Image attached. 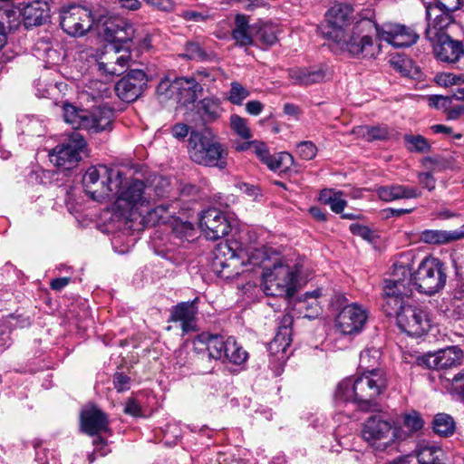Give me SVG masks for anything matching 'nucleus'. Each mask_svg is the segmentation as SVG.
Masks as SVG:
<instances>
[{
  "instance_id": "nucleus-24",
  "label": "nucleus",
  "mask_w": 464,
  "mask_h": 464,
  "mask_svg": "<svg viewBox=\"0 0 464 464\" xmlns=\"http://www.w3.org/2000/svg\"><path fill=\"white\" fill-rule=\"evenodd\" d=\"M288 75L294 84L308 86L324 82L329 76V72L326 65L320 64L292 68Z\"/></svg>"
},
{
  "instance_id": "nucleus-14",
  "label": "nucleus",
  "mask_w": 464,
  "mask_h": 464,
  "mask_svg": "<svg viewBox=\"0 0 464 464\" xmlns=\"http://www.w3.org/2000/svg\"><path fill=\"white\" fill-rule=\"evenodd\" d=\"M131 63L129 45L107 44L97 60V68L102 74L115 76L122 74Z\"/></svg>"
},
{
  "instance_id": "nucleus-2",
  "label": "nucleus",
  "mask_w": 464,
  "mask_h": 464,
  "mask_svg": "<svg viewBox=\"0 0 464 464\" xmlns=\"http://www.w3.org/2000/svg\"><path fill=\"white\" fill-rule=\"evenodd\" d=\"M386 387V376L379 369L345 378L339 382L334 393L336 410L349 418L356 409L363 411H373L378 406L376 399Z\"/></svg>"
},
{
  "instance_id": "nucleus-18",
  "label": "nucleus",
  "mask_w": 464,
  "mask_h": 464,
  "mask_svg": "<svg viewBox=\"0 0 464 464\" xmlns=\"http://www.w3.org/2000/svg\"><path fill=\"white\" fill-rule=\"evenodd\" d=\"M148 81V77L142 70H130L116 83V93L123 102H134L147 88Z\"/></svg>"
},
{
  "instance_id": "nucleus-17",
  "label": "nucleus",
  "mask_w": 464,
  "mask_h": 464,
  "mask_svg": "<svg viewBox=\"0 0 464 464\" xmlns=\"http://www.w3.org/2000/svg\"><path fill=\"white\" fill-rule=\"evenodd\" d=\"M199 227L205 237L212 241L226 237L231 229V225L226 215L215 208H208L201 213Z\"/></svg>"
},
{
  "instance_id": "nucleus-50",
  "label": "nucleus",
  "mask_w": 464,
  "mask_h": 464,
  "mask_svg": "<svg viewBox=\"0 0 464 464\" xmlns=\"http://www.w3.org/2000/svg\"><path fill=\"white\" fill-rule=\"evenodd\" d=\"M157 94L164 100L175 98L174 80L162 79L157 86Z\"/></svg>"
},
{
  "instance_id": "nucleus-34",
  "label": "nucleus",
  "mask_w": 464,
  "mask_h": 464,
  "mask_svg": "<svg viewBox=\"0 0 464 464\" xmlns=\"http://www.w3.org/2000/svg\"><path fill=\"white\" fill-rule=\"evenodd\" d=\"M430 326V322L427 313L416 308L412 311L411 320H408V335L420 337L429 330Z\"/></svg>"
},
{
  "instance_id": "nucleus-43",
  "label": "nucleus",
  "mask_w": 464,
  "mask_h": 464,
  "mask_svg": "<svg viewBox=\"0 0 464 464\" xmlns=\"http://www.w3.org/2000/svg\"><path fill=\"white\" fill-rule=\"evenodd\" d=\"M381 353L378 349L369 348L363 350L360 354V367L365 372L376 369L379 363Z\"/></svg>"
},
{
  "instance_id": "nucleus-22",
  "label": "nucleus",
  "mask_w": 464,
  "mask_h": 464,
  "mask_svg": "<svg viewBox=\"0 0 464 464\" xmlns=\"http://www.w3.org/2000/svg\"><path fill=\"white\" fill-rule=\"evenodd\" d=\"M18 11L26 28L42 25L50 18L49 5L44 1L22 3L18 6Z\"/></svg>"
},
{
  "instance_id": "nucleus-60",
  "label": "nucleus",
  "mask_w": 464,
  "mask_h": 464,
  "mask_svg": "<svg viewBox=\"0 0 464 464\" xmlns=\"http://www.w3.org/2000/svg\"><path fill=\"white\" fill-rule=\"evenodd\" d=\"M149 5L163 11H169L173 8L176 0H144Z\"/></svg>"
},
{
  "instance_id": "nucleus-48",
  "label": "nucleus",
  "mask_w": 464,
  "mask_h": 464,
  "mask_svg": "<svg viewBox=\"0 0 464 464\" xmlns=\"http://www.w3.org/2000/svg\"><path fill=\"white\" fill-rule=\"evenodd\" d=\"M184 56L190 60L204 61L208 55L198 43H188L185 47Z\"/></svg>"
},
{
  "instance_id": "nucleus-40",
  "label": "nucleus",
  "mask_w": 464,
  "mask_h": 464,
  "mask_svg": "<svg viewBox=\"0 0 464 464\" xmlns=\"http://www.w3.org/2000/svg\"><path fill=\"white\" fill-rule=\"evenodd\" d=\"M321 295V291L319 289L314 290L313 292H306L304 295V299L299 300V309H305L306 312L304 314V317L307 318H314L316 317L320 312L321 307L319 306L317 298Z\"/></svg>"
},
{
  "instance_id": "nucleus-61",
  "label": "nucleus",
  "mask_w": 464,
  "mask_h": 464,
  "mask_svg": "<svg viewBox=\"0 0 464 464\" xmlns=\"http://www.w3.org/2000/svg\"><path fill=\"white\" fill-rule=\"evenodd\" d=\"M264 109V104L259 101H249L246 104V111L248 114L257 116Z\"/></svg>"
},
{
  "instance_id": "nucleus-32",
  "label": "nucleus",
  "mask_w": 464,
  "mask_h": 464,
  "mask_svg": "<svg viewBox=\"0 0 464 464\" xmlns=\"http://www.w3.org/2000/svg\"><path fill=\"white\" fill-rule=\"evenodd\" d=\"M196 112L204 123H211L218 121L222 112L221 101L216 97H206L195 106Z\"/></svg>"
},
{
  "instance_id": "nucleus-44",
  "label": "nucleus",
  "mask_w": 464,
  "mask_h": 464,
  "mask_svg": "<svg viewBox=\"0 0 464 464\" xmlns=\"http://www.w3.org/2000/svg\"><path fill=\"white\" fill-rule=\"evenodd\" d=\"M250 92L238 82H232L227 94V101L234 105H241L248 96Z\"/></svg>"
},
{
  "instance_id": "nucleus-62",
  "label": "nucleus",
  "mask_w": 464,
  "mask_h": 464,
  "mask_svg": "<svg viewBox=\"0 0 464 464\" xmlns=\"http://www.w3.org/2000/svg\"><path fill=\"white\" fill-rule=\"evenodd\" d=\"M419 181L424 188H428L429 190H432L435 188V179L429 172L420 173Z\"/></svg>"
},
{
  "instance_id": "nucleus-29",
  "label": "nucleus",
  "mask_w": 464,
  "mask_h": 464,
  "mask_svg": "<svg viewBox=\"0 0 464 464\" xmlns=\"http://www.w3.org/2000/svg\"><path fill=\"white\" fill-rule=\"evenodd\" d=\"M198 300V298L196 297L191 302H181L172 308L170 320L173 322H180L184 333L195 329V320L198 314L196 304Z\"/></svg>"
},
{
  "instance_id": "nucleus-13",
  "label": "nucleus",
  "mask_w": 464,
  "mask_h": 464,
  "mask_svg": "<svg viewBox=\"0 0 464 464\" xmlns=\"http://www.w3.org/2000/svg\"><path fill=\"white\" fill-rule=\"evenodd\" d=\"M97 19L81 5H69L60 10V25L69 35L82 36L92 29L96 30Z\"/></svg>"
},
{
  "instance_id": "nucleus-23",
  "label": "nucleus",
  "mask_w": 464,
  "mask_h": 464,
  "mask_svg": "<svg viewBox=\"0 0 464 464\" xmlns=\"http://www.w3.org/2000/svg\"><path fill=\"white\" fill-rule=\"evenodd\" d=\"M248 147L253 150V152L258 159L273 171L286 169L293 161L292 156L287 152L270 154L266 145L260 141H252L248 143Z\"/></svg>"
},
{
  "instance_id": "nucleus-47",
  "label": "nucleus",
  "mask_w": 464,
  "mask_h": 464,
  "mask_svg": "<svg viewBox=\"0 0 464 464\" xmlns=\"http://www.w3.org/2000/svg\"><path fill=\"white\" fill-rule=\"evenodd\" d=\"M427 100L430 107L441 109L447 112V110L450 109L452 101L456 100V93L452 96L431 95L429 96Z\"/></svg>"
},
{
  "instance_id": "nucleus-30",
  "label": "nucleus",
  "mask_w": 464,
  "mask_h": 464,
  "mask_svg": "<svg viewBox=\"0 0 464 464\" xmlns=\"http://www.w3.org/2000/svg\"><path fill=\"white\" fill-rule=\"evenodd\" d=\"M464 238V225L456 230L426 229L420 234V240L429 245H444Z\"/></svg>"
},
{
  "instance_id": "nucleus-33",
  "label": "nucleus",
  "mask_w": 464,
  "mask_h": 464,
  "mask_svg": "<svg viewBox=\"0 0 464 464\" xmlns=\"http://www.w3.org/2000/svg\"><path fill=\"white\" fill-rule=\"evenodd\" d=\"M252 30L254 43L259 44L263 48L272 46L277 42V28L271 24H255Z\"/></svg>"
},
{
  "instance_id": "nucleus-54",
  "label": "nucleus",
  "mask_w": 464,
  "mask_h": 464,
  "mask_svg": "<svg viewBox=\"0 0 464 464\" xmlns=\"http://www.w3.org/2000/svg\"><path fill=\"white\" fill-rule=\"evenodd\" d=\"M350 231L358 237H361L362 239L372 242L374 240V233L368 227L360 225L357 223H353L350 225Z\"/></svg>"
},
{
  "instance_id": "nucleus-11",
  "label": "nucleus",
  "mask_w": 464,
  "mask_h": 464,
  "mask_svg": "<svg viewBox=\"0 0 464 464\" xmlns=\"http://www.w3.org/2000/svg\"><path fill=\"white\" fill-rule=\"evenodd\" d=\"M353 6L346 3H336L325 13L321 30L323 36L332 44L348 33L355 23Z\"/></svg>"
},
{
  "instance_id": "nucleus-53",
  "label": "nucleus",
  "mask_w": 464,
  "mask_h": 464,
  "mask_svg": "<svg viewBox=\"0 0 464 464\" xmlns=\"http://www.w3.org/2000/svg\"><path fill=\"white\" fill-rule=\"evenodd\" d=\"M297 153L302 159L310 160L316 156L317 148L312 141H301L297 144Z\"/></svg>"
},
{
  "instance_id": "nucleus-5",
  "label": "nucleus",
  "mask_w": 464,
  "mask_h": 464,
  "mask_svg": "<svg viewBox=\"0 0 464 464\" xmlns=\"http://www.w3.org/2000/svg\"><path fill=\"white\" fill-rule=\"evenodd\" d=\"M447 269L446 264L439 257L426 256L416 268H412L410 282L418 292L431 296L444 289L448 279Z\"/></svg>"
},
{
  "instance_id": "nucleus-38",
  "label": "nucleus",
  "mask_w": 464,
  "mask_h": 464,
  "mask_svg": "<svg viewBox=\"0 0 464 464\" xmlns=\"http://www.w3.org/2000/svg\"><path fill=\"white\" fill-rule=\"evenodd\" d=\"M155 203V200L151 202L150 207L141 215L140 218H138L140 220V224L143 226H156L160 222H164L165 215L169 212V205H159L155 208H152V205Z\"/></svg>"
},
{
  "instance_id": "nucleus-9",
  "label": "nucleus",
  "mask_w": 464,
  "mask_h": 464,
  "mask_svg": "<svg viewBox=\"0 0 464 464\" xmlns=\"http://www.w3.org/2000/svg\"><path fill=\"white\" fill-rule=\"evenodd\" d=\"M121 182V172L117 169L99 165L89 168L82 179L85 192L93 199L102 202L111 199V192Z\"/></svg>"
},
{
  "instance_id": "nucleus-35",
  "label": "nucleus",
  "mask_w": 464,
  "mask_h": 464,
  "mask_svg": "<svg viewBox=\"0 0 464 464\" xmlns=\"http://www.w3.org/2000/svg\"><path fill=\"white\" fill-rule=\"evenodd\" d=\"M432 429L439 437L449 438L456 431V421L450 414L437 413L432 420Z\"/></svg>"
},
{
  "instance_id": "nucleus-10",
  "label": "nucleus",
  "mask_w": 464,
  "mask_h": 464,
  "mask_svg": "<svg viewBox=\"0 0 464 464\" xmlns=\"http://www.w3.org/2000/svg\"><path fill=\"white\" fill-rule=\"evenodd\" d=\"M297 266L278 263L273 268H266L263 273V288L266 295L284 298L292 297L296 290Z\"/></svg>"
},
{
  "instance_id": "nucleus-49",
  "label": "nucleus",
  "mask_w": 464,
  "mask_h": 464,
  "mask_svg": "<svg viewBox=\"0 0 464 464\" xmlns=\"http://www.w3.org/2000/svg\"><path fill=\"white\" fill-rule=\"evenodd\" d=\"M408 144L411 145L408 150H414L416 152L420 153H426L430 150V146L428 140L420 136V135H415V136H409L408 135Z\"/></svg>"
},
{
  "instance_id": "nucleus-1",
  "label": "nucleus",
  "mask_w": 464,
  "mask_h": 464,
  "mask_svg": "<svg viewBox=\"0 0 464 464\" xmlns=\"http://www.w3.org/2000/svg\"><path fill=\"white\" fill-rule=\"evenodd\" d=\"M376 33L380 41H384L395 49L406 45L404 25L384 24L379 27L373 21L362 18L354 23L350 31L333 44L353 57L375 58L381 53V45L374 43L372 34Z\"/></svg>"
},
{
  "instance_id": "nucleus-4",
  "label": "nucleus",
  "mask_w": 464,
  "mask_h": 464,
  "mask_svg": "<svg viewBox=\"0 0 464 464\" xmlns=\"http://www.w3.org/2000/svg\"><path fill=\"white\" fill-rule=\"evenodd\" d=\"M402 421L395 420L383 414L372 415L363 422L362 436L363 440L377 450L389 448L398 450L402 440L401 423L406 424V414H401Z\"/></svg>"
},
{
  "instance_id": "nucleus-21",
  "label": "nucleus",
  "mask_w": 464,
  "mask_h": 464,
  "mask_svg": "<svg viewBox=\"0 0 464 464\" xmlns=\"http://www.w3.org/2000/svg\"><path fill=\"white\" fill-rule=\"evenodd\" d=\"M462 357V351L459 347L450 346L435 353L419 357L417 362L430 369L442 370L459 365Z\"/></svg>"
},
{
  "instance_id": "nucleus-55",
  "label": "nucleus",
  "mask_w": 464,
  "mask_h": 464,
  "mask_svg": "<svg viewBox=\"0 0 464 464\" xmlns=\"http://www.w3.org/2000/svg\"><path fill=\"white\" fill-rule=\"evenodd\" d=\"M11 329L7 323L0 321V353L5 351L11 343Z\"/></svg>"
},
{
  "instance_id": "nucleus-56",
  "label": "nucleus",
  "mask_w": 464,
  "mask_h": 464,
  "mask_svg": "<svg viewBox=\"0 0 464 464\" xmlns=\"http://www.w3.org/2000/svg\"><path fill=\"white\" fill-rule=\"evenodd\" d=\"M423 425L424 421L420 413L415 411L408 413V430L418 431L423 428Z\"/></svg>"
},
{
  "instance_id": "nucleus-20",
  "label": "nucleus",
  "mask_w": 464,
  "mask_h": 464,
  "mask_svg": "<svg viewBox=\"0 0 464 464\" xmlns=\"http://www.w3.org/2000/svg\"><path fill=\"white\" fill-rule=\"evenodd\" d=\"M227 348V339L218 334L202 333L193 340L194 352L200 359L221 360Z\"/></svg>"
},
{
  "instance_id": "nucleus-28",
  "label": "nucleus",
  "mask_w": 464,
  "mask_h": 464,
  "mask_svg": "<svg viewBox=\"0 0 464 464\" xmlns=\"http://www.w3.org/2000/svg\"><path fill=\"white\" fill-rule=\"evenodd\" d=\"M293 317L285 314L280 319L274 339L268 344V350L273 354L285 353L292 339Z\"/></svg>"
},
{
  "instance_id": "nucleus-52",
  "label": "nucleus",
  "mask_w": 464,
  "mask_h": 464,
  "mask_svg": "<svg viewBox=\"0 0 464 464\" xmlns=\"http://www.w3.org/2000/svg\"><path fill=\"white\" fill-rule=\"evenodd\" d=\"M436 82L444 87L464 82V75H456L450 72H442L435 77Z\"/></svg>"
},
{
  "instance_id": "nucleus-59",
  "label": "nucleus",
  "mask_w": 464,
  "mask_h": 464,
  "mask_svg": "<svg viewBox=\"0 0 464 464\" xmlns=\"http://www.w3.org/2000/svg\"><path fill=\"white\" fill-rule=\"evenodd\" d=\"M390 63L394 69L398 70L401 72H404L406 62L404 57L400 53H392Z\"/></svg>"
},
{
  "instance_id": "nucleus-42",
  "label": "nucleus",
  "mask_w": 464,
  "mask_h": 464,
  "mask_svg": "<svg viewBox=\"0 0 464 464\" xmlns=\"http://www.w3.org/2000/svg\"><path fill=\"white\" fill-rule=\"evenodd\" d=\"M0 49L5 45L6 43V32H5V20L8 23L14 20V17L16 15V12L11 8L10 5V0H0Z\"/></svg>"
},
{
  "instance_id": "nucleus-36",
  "label": "nucleus",
  "mask_w": 464,
  "mask_h": 464,
  "mask_svg": "<svg viewBox=\"0 0 464 464\" xmlns=\"http://www.w3.org/2000/svg\"><path fill=\"white\" fill-rule=\"evenodd\" d=\"M215 265L222 268L236 267L240 262L236 251L227 243L218 245L215 254Z\"/></svg>"
},
{
  "instance_id": "nucleus-39",
  "label": "nucleus",
  "mask_w": 464,
  "mask_h": 464,
  "mask_svg": "<svg viewBox=\"0 0 464 464\" xmlns=\"http://www.w3.org/2000/svg\"><path fill=\"white\" fill-rule=\"evenodd\" d=\"M248 358L247 352L239 345L236 339L232 336L227 338V348L223 359H227L229 362L241 365Z\"/></svg>"
},
{
  "instance_id": "nucleus-26",
  "label": "nucleus",
  "mask_w": 464,
  "mask_h": 464,
  "mask_svg": "<svg viewBox=\"0 0 464 464\" xmlns=\"http://www.w3.org/2000/svg\"><path fill=\"white\" fill-rule=\"evenodd\" d=\"M82 430L89 435L105 431L108 428L106 414L95 406H89L81 412Z\"/></svg>"
},
{
  "instance_id": "nucleus-37",
  "label": "nucleus",
  "mask_w": 464,
  "mask_h": 464,
  "mask_svg": "<svg viewBox=\"0 0 464 464\" xmlns=\"http://www.w3.org/2000/svg\"><path fill=\"white\" fill-rule=\"evenodd\" d=\"M319 200L324 205H329L332 211L337 214L342 213L346 207V200L343 198V192L331 188L321 190Z\"/></svg>"
},
{
  "instance_id": "nucleus-7",
  "label": "nucleus",
  "mask_w": 464,
  "mask_h": 464,
  "mask_svg": "<svg viewBox=\"0 0 464 464\" xmlns=\"http://www.w3.org/2000/svg\"><path fill=\"white\" fill-rule=\"evenodd\" d=\"M436 23L428 24L425 36L431 44L434 54L439 61L455 63L464 54L463 44L446 34L445 30L451 24V19L449 16L436 14Z\"/></svg>"
},
{
  "instance_id": "nucleus-46",
  "label": "nucleus",
  "mask_w": 464,
  "mask_h": 464,
  "mask_svg": "<svg viewBox=\"0 0 464 464\" xmlns=\"http://www.w3.org/2000/svg\"><path fill=\"white\" fill-rule=\"evenodd\" d=\"M230 126L232 130L242 139L248 140L251 138V131L247 126V121L237 114L230 117Z\"/></svg>"
},
{
  "instance_id": "nucleus-41",
  "label": "nucleus",
  "mask_w": 464,
  "mask_h": 464,
  "mask_svg": "<svg viewBox=\"0 0 464 464\" xmlns=\"http://www.w3.org/2000/svg\"><path fill=\"white\" fill-rule=\"evenodd\" d=\"M353 133L367 141L382 140L389 136L385 126H357L353 129Z\"/></svg>"
},
{
  "instance_id": "nucleus-19",
  "label": "nucleus",
  "mask_w": 464,
  "mask_h": 464,
  "mask_svg": "<svg viewBox=\"0 0 464 464\" xmlns=\"http://www.w3.org/2000/svg\"><path fill=\"white\" fill-rule=\"evenodd\" d=\"M367 311L357 304L344 306L336 317V326L343 334L360 333L367 321Z\"/></svg>"
},
{
  "instance_id": "nucleus-45",
  "label": "nucleus",
  "mask_w": 464,
  "mask_h": 464,
  "mask_svg": "<svg viewBox=\"0 0 464 464\" xmlns=\"http://www.w3.org/2000/svg\"><path fill=\"white\" fill-rule=\"evenodd\" d=\"M379 198L383 201H392L406 197V188L402 186L381 187L377 190Z\"/></svg>"
},
{
  "instance_id": "nucleus-6",
  "label": "nucleus",
  "mask_w": 464,
  "mask_h": 464,
  "mask_svg": "<svg viewBox=\"0 0 464 464\" xmlns=\"http://www.w3.org/2000/svg\"><path fill=\"white\" fill-rule=\"evenodd\" d=\"M188 151L191 160L197 164L220 169L227 167V152L208 130L190 133Z\"/></svg>"
},
{
  "instance_id": "nucleus-57",
  "label": "nucleus",
  "mask_w": 464,
  "mask_h": 464,
  "mask_svg": "<svg viewBox=\"0 0 464 464\" xmlns=\"http://www.w3.org/2000/svg\"><path fill=\"white\" fill-rule=\"evenodd\" d=\"M130 379L122 372H117L113 377L114 388L119 392H122L130 388Z\"/></svg>"
},
{
  "instance_id": "nucleus-3",
  "label": "nucleus",
  "mask_w": 464,
  "mask_h": 464,
  "mask_svg": "<svg viewBox=\"0 0 464 464\" xmlns=\"http://www.w3.org/2000/svg\"><path fill=\"white\" fill-rule=\"evenodd\" d=\"M153 188L140 179L124 180L111 192V199L114 198L112 210L115 217L121 219L129 228L150 207L154 197Z\"/></svg>"
},
{
  "instance_id": "nucleus-64",
  "label": "nucleus",
  "mask_w": 464,
  "mask_h": 464,
  "mask_svg": "<svg viewBox=\"0 0 464 464\" xmlns=\"http://www.w3.org/2000/svg\"><path fill=\"white\" fill-rule=\"evenodd\" d=\"M464 114V103L450 106L447 110V118L449 120H457L460 115Z\"/></svg>"
},
{
  "instance_id": "nucleus-8",
  "label": "nucleus",
  "mask_w": 464,
  "mask_h": 464,
  "mask_svg": "<svg viewBox=\"0 0 464 464\" xmlns=\"http://www.w3.org/2000/svg\"><path fill=\"white\" fill-rule=\"evenodd\" d=\"M63 118L73 129H84L92 133H98L111 130L113 111L105 106L87 111L66 103L63 105Z\"/></svg>"
},
{
  "instance_id": "nucleus-63",
  "label": "nucleus",
  "mask_w": 464,
  "mask_h": 464,
  "mask_svg": "<svg viewBox=\"0 0 464 464\" xmlns=\"http://www.w3.org/2000/svg\"><path fill=\"white\" fill-rule=\"evenodd\" d=\"M454 391L464 399V372L456 374L452 380Z\"/></svg>"
},
{
  "instance_id": "nucleus-16",
  "label": "nucleus",
  "mask_w": 464,
  "mask_h": 464,
  "mask_svg": "<svg viewBox=\"0 0 464 464\" xmlns=\"http://www.w3.org/2000/svg\"><path fill=\"white\" fill-rule=\"evenodd\" d=\"M96 31L108 44L129 45L134 37V27L124 20L100 15L97 18Z\"/></svg>"
},
{
  "instance_id": "nucleus-15",
  "label": "nucleus",
  "mask_w": 464,
  "mask_h": 464,
  "mask_svg": "<svg viewBox=\"0 0 464 464\" xmlns=\"http://www.w3.org/2000/svg\"><path fill=\"white\" fill-rule=\"evenodd\" d=\"M384 304L382 305L384 313L389 317H395L396 324L399 329L406 332V320L403 314L404 311V293L406 285L401 278L386 279L383 287Z\"/></svg>"
},
{
  "instance_id": "nucleus-58",
  "label": "nucleus",
  "mask_w": 464,
  "mask_h": 464,
  "mask_svg": "<svg viewBox=\"0 0 464 464\" xmlns=\"http://www.w3.org/2000/svg\"><path fill=\"white\" fill-rule=\"evenodd\" d=\"M124 412L126 414L131 415L133 417L140 416L141 414V408L140 405L137 402L135 399H129L126 401Z\"/></svg>"
},
{
  "instance_id": "nucleus-51",
  "label": "nucleus",
  "mask_w": 464,
  "mask_h": 464,
  "mask_svg": "<svg viewBox=\"0 0 464 464\" xmlns=\"http://www.w3.org/2000/svg\"><path fill=\"white\" fill-rule=\"evenodd\" d=\"M253 25L249 29L233 30L232 36L237 44L241 46H246L254 43Z\"/></svg>"
},
{
  "instance_id": "nucleus-31",
  "label": "nucleus",
  "mask_w": 464,
  "mask_h": 464,
  "mask_svg": "<svg viewBox=\"0 0 464 464\" xmlns=\"http://www.w3.org/2000/svg\"><path fill=\"white\" fill-rule=\"evenodd\" d=\"M462 5L463 0H437L436 4H428L426 6L428 24L437 22L436 14L438 16H449L452 24L454 21L452 13L459 10Z\"/></svg>"
},
{
  "instance_id": "nucleus-25",
  "label": "nucleus",
  "mask_w": 464,
  "mask_h": 464,
  "mask_svg": "<svg viewBox=\"0 0 464 464\" xmlns=\"http://www.w3.org/2000/svg\"><path fill=\"white\" fill-rule=\"evenodd\" d=\"M203 84L197 82L194 77H179L174 79V100L182 105L196 102L203 92Z\"/></svg>"
},
{
  "instance_id": "nucleus-27",
  "label": "nucleus",
  "mask_w": 464,
  "mask_h": 464,
  "mask_svg": "<svg viewBox=\"0 0 464 464\" xmlns=\"http://www.w3.org/2000/svg\"><path fill=\"white\" fill-rule=\"evenodd\" d=\"M418 464H447L444 450L436 443L420 440L411 453Z\"/></svg>"
},
{
  "instance_id": "nucleus-12",
  "label": "nucleus",
  "mask_w": 464,
  "mask_h": 464,
  "mask_svg": "<svg viewBox=\"0 0 464 464\" xmlns=\"http://www.w3.org/2000/svg\"><path fill=\"white\" fill-rule=\"evenodd\" d=\"M87 154L86 141L82 135L72 131L49 154L50 160L58 168L71 169Z\"/></svg>"
}]
</instances>
